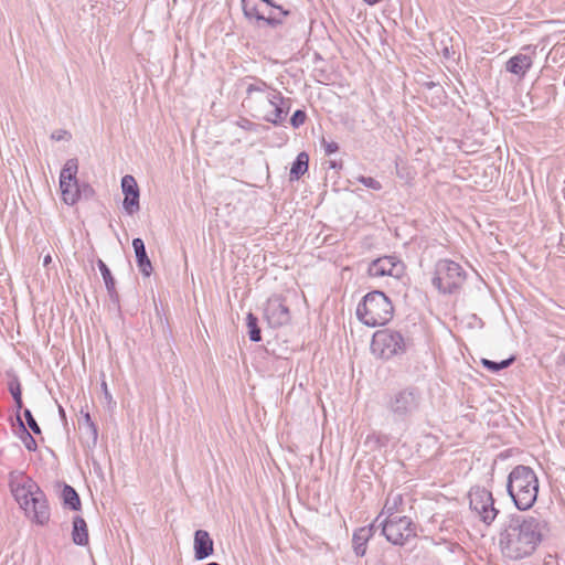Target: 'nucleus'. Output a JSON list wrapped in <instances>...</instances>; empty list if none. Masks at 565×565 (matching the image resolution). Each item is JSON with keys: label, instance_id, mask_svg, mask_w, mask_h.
Segmentation results:
<instances>
[{"label": "nucleus", "instance_id": "nucleus-1", "mask_svg": "<svg viewBox=\"0 0 565 565\" xmlns=\"http://www.w3.org/2000/svg\"><path fill=\"white\" fill-rule=\"evenodd\" d=\"M550 533V525L541 514L511 515L500 533L503 555L519 561L531 556Z\"/></svg>", "mask_w": 565, "mask_h": 565}, {"label": "nucleus", "instance_id": "nucleus-2", "mask_svg": "<svg viewBox=\"0 0 565 565\" xmlns=\"http://www.w3.org/2000/svg\"><path fill=\"white\" fill-rule=\"evenodd\" d=\"M539 488V478L531 467L519 465L508 476V494L520 511H526L534 505Z\"/></svg>", "mask_w": 565, "mask_h": 565}, {"label": "nucleus", "instance_id": "nucleus-3", "mask_svg": "<svg viewBox=\"0 0 565 565\" xmlns=\"http://www.w3.org/2000/svg\"><path fill=\"white\" fill-rule=\"evenodd\" d=\"M391 299L380 290L366 294L358 305L356 316L367 327L384 326L393 318Z\"/></svg>", "mask_w": 565, "mask_h": 565}, {"label": "nucleus", "instance_id": "nucleus-4", "mask_svg": "<svg viewBox=\"0 0 565 565\" xmlns=\"http://www.w3.org/2000/svg\"><path fill=\"white\" fill-rule=\"evenodd\" d=\"M466 280V271L456 262L440 259L435 265L433 285L441 294H454L458 291Z\"/></svg>", "mask_w": 565, "mask_h": 565}, {"label": "nucleus", "instance_id": "nucleus-5", "mask_svg": "<svg viewBox=\"0 0 565 565\" xmlns=\"http://www.w3.org/2000/svg\"><path fill=\"white\" fill-rule=\"evenodd\" d=\"M409 345H412L411 339L404 338L399 331L392 329L376 331L371 343L373 353L385 360L404 354Z\"/></svg>", "mask_w": 565, "mask_h": 565}, {"label": "nucleus", "instance_id": "nucleus-6", "mask_svg": "<svg viewBox=\"0 0 565 565\" xmlns=\"http://www.w3.org/2000/svg\"><path fill=\"white\" fill-rule=\"evenodd\" d=\"M422 396L416 387H406L393 393L387 402L386 408L395 420L405 422L412 417L420 406Z\"/></svg>", "mask_w": 565, "mask_h": 565}, {"label": "nucleus", "instance_id": "nucleus-7", "mask_svg": "<svg viewBox=\"0 0 565 565\" xmlns=\"http://www.w3.org/2000/svg\"><path fill=\"white\" fill-rule=\"evenodd\" d=\"M253 82L246 86V97L243 100V106L258 113L262 104H275L281 100V93L271 88L265 81L253 77Z\"/></svg>", "mask_w": 565, "mask_h": 565}, {"label": "nucleus", "instance_id": "nucleus-8", "mask_svg": "<svg viewBox=\"0 0 565 565\" xmlns=\"http://www.w3.org/2000/svg\"><path fill=\"white\" fill-rule=\"evenodd\" d=\"M381 525L386 540L395 545H404L416 536L415 525L408 516L386 518Z\"/></svg>", "mask_w": 565, "mask_h": 565}, {"label": "nucleus", "instance_id": "nucleus-9", "mask_svg": "<svg viewBox=\"0 0 565 565\" xmlns=\"http://www.w3.org/2000/svg\"><path fill=\"white\" fill-rule=\"evenodd\" d=\"M469 505L486 524H491L499 512L494 508V499L491 491L481 487H473L469 491Z\"/></svg>", "mask_w": 565, "mask_h": 565}, {"label": "nucleus", "instance_id": "nucleus-10", "mask_svg": "<svg viewBox=\"0 0 565 565\" xmlns=\"http://www.w3.org/2000/svg\"><path fill=\"white\" fill-rule=\"evenodd\" d=\"M78 163L76 159H70L60 173V189L62 199L67 205H74L82 199L81 185L76 179Z\"/></svg>", "mask_w": 565, "mask_h": 565}, {"label": "nucleus", "instance_id": "nucleus-11", "mask_svg": "<svg viewBox=\"0 0 565 565\" xmlns=\"http://www.w3.org/2000/svg\"><path fill=\"white\" fill-rule=\"evenodd\" d=\"M264 318L270 328L276 329L288 324L291 320V315L284 299L275 295L268 298L266 302Z\"/></svg>", "mask_w": 565, "mask_h": 565}, {"label": "nucleus", "instance_id": "nucleus-12", "mask_svg": "<svg viewBox=\"0 0 565 565\" xmlns=\"http://www.w3.org/2000/svg\"><path fill=\"white\" fill-rule=\"evenodd\" d=\"M404 273V265L394 256H384L373 260L369 268L367 274L371 277L391 276L399 278Z\"/></svg>", "mask_w": 565, "mask_h": 565}, {"label": "nucleus", "instance_id": "nucleus-13", "mask_svg": "<svg viewBox=\"0 0 565 565\" xmlns=\"http://www.w3.org/2000/svg\"><path fill=\"white\" fill-rule=\"evenodd\" d=\"M32 489L35 491V495L30 499V511L26 514H32V520L36 524L45 525L51 516L49 502L39 486H32Z\"/></svg>", "mask_w": 565, "mask_h": 565}, {"label": "nucleus", "instance_id": "nucleus-14", "mask_svg": "<svg viewBox=\"0 0 565 565\" xmlns=\"http://www.w3.org/2000/svg\"><path fill=\"white\" fill-rule=\"evenodd\" d=\"M121 191L125 194L122 207L129 215H134L140 210V192L137 181L132 175L126 174L122 177Z\"/></svg>", "mask_w": 565, "mask_h": 565}, {"label": "nucleus", "instance_id": "nucleus-15", "mask_svg": "<svg viewBox=\"0 0 565 565\" xmlns=\"http://www.w3.org/2000/svg\"><path fill=\"white\" fill-rule=\"evenodd\" d=\"M263 19H259V26L268 25L270 28H276L280 25L289 14L288 10H285L282 7L275 4L271 0H266V8H262Z\"/></svg>", "mask_w": 565, "mask_h": 565}, {"label": "nucleus", "instance_id": "nucleus-16", "mask_svg": "<svg viewBox=\"0 0 565 565\" xmlns=\"http://www.w3.org/2000/svg\"><path fill=\"white\" fill-rule=\"evenodd\" d=\"M214 553V543L205 530H196L194 533V557L198 561L207 558Z\"/></svg>", "mask_w": 565, "mask_h": 565}, {"label": "nucleus", "instance_id": "nucleus-17", "mask_svg": "<svg viewBox=\"0 0 565 565\" xmlns=\"http://www.w3.org/2000/svg\"><path fill=\"white\" fill-rule=\"evenodd\" d=\"M78 426L83 434L82 444L89 449L95 448L98 439V429L89 413L83 415V419L79 422Z\"/></svg>", "mask_w": 565, "mask_h": 565}, {"label": "nucleus", "instance_id": "nucleus-18", "mask_svg": "<svg viewBox=\"0 0 565 565\" xmlns=\"http://www.w3.org/2000/svg\"><path fill=\"white\" fill-rule=\"evenodd\" d=\"M132 248L136 255V263L140 273L145 277H150L153 271L152 264L148 257L145 243L141 238L137 237L132 239Z\"/></svg>", "mask_w": 565, "mask_h": 565}, {"label": "nucleus", "instance_id": "nucleus-19", "mask_svg": "<svg viewBox=\"0 0 565 565\" xmlns=\"http://www.w3.org/2000/svg\"><path fill=\"white\" fill-rule=\"evenodd\" d=\"M533 65V57L529 54L519 53L505 63V70L519 77H524Z\"/></svg>", "mask_w": 565, "mask_h": 565}, {"label": "nucleus", "instance_id": "nucleus-20", "mask_svg": "<svg viewBox=\"0 0 565 565\" xmlns=\"http://www.w3.org/2000/svg\"><path fill=\"white\" fill-rule=\"evenodd\" d=\"M282 104H284V98L281 100H277V103H275V104H268L269 106L273 107V110L270 113L263 114L262 107H260L259 114L252 113V116L255 118H262L265 121L270 122L276 126L280 125L284 121V119L288 113V108L285 109L282 107Z\"/></svg>", "mask_w": 565, "mask_h": 565}, {"label": "nucleus", "instance_id": "nucleus-21", "mask_svg": "<svg viewBox=\"0 0 565 565\" xmlns=\"http://www.w3.org/2000/svg\"><path fill=\"white\" fill-rule=\"evenodd\" d=\"M373 535V526H363L353 533L352 546L356 556L362 557L366 553V545Z\"/></svg>", "mask_w": 565, "mask_h": 565}, {"label": "nucleus", "instance_id": "nucleus-22", "mask_svg": "<svg viewBox=\"0 0 565 565\" xmlns=\"http://www.w3.org/2000/svg\"><path fill=\"white\" fill-rule=\"evenodd\" d=\"M266 8V0H242V8L245 18L259 26V19H263L262 8Z\"/></svg>", "mask_w": 565, "mask_h": 565}, {"label": "nucleus", "instance_id": "nucleus-23", "mask_svg": "<svg viewBox=\"0 0 565 565\" xmlns=\"http://www.w3.org/2000/svg\"><path fill=\"white\" fill-rule=\"evenodd\" d=\"M32 486L38 484L32 480H29L25 484L17 486L12 489L15 500L25 512L30 511V499L35 495V491H33Z\"/></svg>", "mask_w": 565, "mask_h": 565}, {"label": "nucleus", "instance_id": "nucleus-24", "mask_svg": "<svg viewBox=\"0 0 565 565\" xmlns=\"http://www.w3.org/2000/svg\"><path fill=\"white\" fill-rule=\"evenodd\" d=\"M72 540L74 544L85 546L88 544V529L86 521L82 516H74Z\"/></svg>", "mask_w": 565, "mask_h": 565}, {"label": "nucleus", "instance_id": "nucleus-25", "mask_svg": "<svg viewBox=\"0 0 565 565\" xmlns=\"http://www.w3.org/2000/svg\"><path fill=\"white\" fill-rule=\"evenodd\" d=\"M97 266L103 276V279H104V282H105V286H106V289H107L110 300L113 302H119V295L116 290L115 279L111 275L110 269L102 259L97 260Z\"/></svg>", "mask_w": 565, "mask_h": 565}, {"label": "nucleus", "instance_id": "nucleus-26", "mask_svg": "<svg viewBox=\"0 0 565 565\" xmlns=\"http://www.w3.org/2000/svg\"><path fill=\"white\" fill-rule=\"evenodd\" d=\"M60 498L63 502L64 508H67L72 511L81 510L82 503L79 495L72 486L64 483Z\"/></svg>", "mask_w": 565, "mask_h": 565}, {"label": "nucleus", "instance_id": "nucleus-27", "mask_svg": "<svg viewBox=\"0 0 565 565\" xmlns=\"http://www.w3.org/2000/svg\"><path fill=\"white\" fill-rule=\"evenodd\" d=\"M8 375L10 376V380L8 382V390L14 401L15 408H17V415H20V411L23 408L21 383H20L18 375H15V374H8Z\"/></svg>", "mask_w": 565, "mask_h": 565}, {"label": "nucleus", "instance_id": "nucleus-28", "mask_svg": "<svg viewBox=\"0 0 565 565\" xmlns=\"http://www.w3.org/2000/svg\"><path fill=\"white\" fill-rule=\"evenodd\" d=\"M309 164V156L307 152H300L291 164L290 180H299L307 171Z\"/></svg>", "mask_w": 565, "mask_h": 565}, {"label": "nucleus", "instance_id": "nucleus-29", "mask_svg": "<svg viewBox=\"0 0 565 565\" xmlns=\"http://www.w3.org/2000/svg\"><path fill=\"white\" fill-rule=\"evenodd\" d=\"M17 422H18V431H17L18 437L21 439L24 447L29 451H35L38 449V444L34 439V437L31 435V433L26 428L23 420L21 419L20 415H17Z\"/></svg>", "mask_w": 565, "mask_h": 565}, {"label": "nucleus", "instance_id": "nucleus-30", "mask_svg": "<svg viewBox=\"0 0 565 565\" xmlns=\"http://www.w3.org/2000/svg\"><path fill=\"white\" fill-rule=\"evenodd\" d=\"M246 326L248 329L249 340L253 342L262 341V331H260V328L258 327V319L254 313H252V312L247 313Z\"/></svg>", "mask_w": 565, "mask_h": 565}, {"label": "nucleus", "instance_id": "nucleus-31", "mask_svg": "<svg viewBox=\"0 0 565 565\" xmlns=\"http://www.w3.org/2000/svg\"><path fill=\"white\" fill-rule=\"evenodd\" d=\"M515 358L512 355L505 360H502L500 362H495L489 359H482L481 364L490 372L497 373L503 369L509 367L513 362Z\"/></svg>", "mask_w": 565, "mask_h": 565}, {"label": "nucleus", "instance_id": "nucleus-32", "mask_svg": "<svg viewBox=\"0 0 565 565\" xmlns=\"http://www.w3.org/2000/svg\"><path fill=\"white\" fill-rule=\"evenodd\" d=\"M402 502V495L396 494L394 497H388L383 508V512L387 513V518H397L395 512L397 511L398 504Z\"/></svg>", "mask_w": 565, "mask_h": 565}, {"label": "nucleus", "instance_id": "nucleus-33", "mask_svg": "<svg viewBox=\"0 0 565 565\" xmlns=\"http://www.w3.org/2000/svg\"><path fill=\"white\" fill-rule=\"evenodd\" d=\"M23 415H24V418L26 420V425H28L29 429L33 434L40 435L41 434V428H40L39 424L36 423V420L34 419L31 411L29 408H24Z\"/></svg>", "mask_w": 565, "mask_h": 565}, {"label": "nucleus", "instance_id": "nucleus-34", "mask_svg": "<svg viewBox=\"0 0 565 565\" xmlns=\"http://www.w3.org/2000/svg\"><path fill=\"white\" fill-rule=\"evenodd\" d=\"M356 180L364 186L370 188L372 190L380 191L382 189L381 182L372 177L360 175L358 177Z\"/></svg>", "mask_w": 565, "mask_h": 565}, {"label": "nucleus", "instance_id": "nucleus-35", "mask_svg": "<svg viewBox=\"0 0 565 565\" xmlns=\"http://www.w3.org/2000/svg\"><path fill=\"white\" fill-rule=\"evenodd\" d=\"M306 118H307V115H306V111L305 110H301V109H297L291 118H290V125L294 127V128H298L300 127L301 125L305 124L306 121Z\"/></svg>", "mask_w": 565, "mask_h": 565}, {"label": "nucleus", "instance_id": "nucleus-36", "mask_svg": "<svg viewBox=\"0 0 565 565\" xmlns=\"http://www.w3.org/2000/svg\"><path fill=\"white\" fill-rule=\"evenodd\" d=\"M321 143L324 148L326 154L330 156L339 150V145L335 141H327L322 138Z\"/></svg>", "mask_w": 565, "mask_h": 565}, {"label": "nucleus", "instance_id": "nucleus-37", "mask_svg": "<svg viewBox=\"0 0 565 565\" xmlns=\"http://www.w3.org/2000/svg\"><path fill=\"white\" fill-rule=\"evenodd\" d=\"M82 198L89 199L94 194V190L89 184L81 185Z\"/></svg>", "mask_w": 565, "mask_h": 565}, {"label": "nucleus", "instance_id": "nucleus-38", "mask_svg": "<svg viewBox=\"0 0 565 565\" xmlns=\"http://www.w3.org/2000/svg\"><path fill=\"white\" fill-rule=\"evenodd\" d=\"M58 414H60V417L61 419L64 422V424L66 425L67 424V420H66V413L64 411V408L58 405Z\"/></svg>", "mask_w": 565, "mask_h": 565}, {"label": "nucleus", "instance_id": "nucleus-39", "mask_svg": "<svg viewBox=\"0 0 565 565\" xmlns=\"http://www.w3.org/2000/svg\"><path fill=\"white\" fill-rule=\"evenodd\" d=\"M102 388H103V391H104V393H105V397H106L107 399H111V395H110V394H109V392H108L107 384H106V382H105V381H103V382H102Z\"/></svg>", "mask_w": 565, "mask_h": 565}, {"label": "nucleus", "instance_id": "nucleus-40", "mask_svg": "<svg viewBox=\"0 0 565 565\" xmlns=\"http://www.w3.org/2000/svg\"><path fill=\"white\" fill-rule=\"evenodd\" d=\"M341 167H342V163H338V162H337V161H334V160H330V161H329V168H330V169H339V168H341Z\"/></svg>", "mask_w": 565, "mask_h": 565}, {"label": "nucleus", "instance_id": "nucleus-41", "mask_svg": "<svg viewBox=\"0 0 565 565\" xmlns=\"http://www.w3.org/2000/svg\"><path fill=\"white\" fill-rule=\"evenodd\" d=\"M558 364L559 365H563L565 367V353H562L559 356H558Z\"/></svg>", "mask_w": 565, "mask_h": 565}, {"label": "nucleus", "instance_id": "nucleus-42", "mask_svg": "<svg viewBox=\"0 0 565 565\" xmlns=\"http://www.w3.org/2000/svg\"><path fill=\"white\" fill-rule=\"evenodd\" d=\"M51 259H52V258H51V256H50V255H46V256L44 257V259H43V264H44V266L49 265V264L51 263Z\"/></svg>", "mask_w": 565, "mask_h": 565}, {"label": "nucleus", "instance_id": "nucleus-43", "mask_svg": "<svg viewBox=\"0 0 565 565\" xmlns=\"http://www.w3.org/2000/svg\"><path fill=\"white\" fill-rule=\"evenodd\" d=\"M52 138L56 139V140H61L63 138V136L61 134H57V135L53 134Z\"/></svg>", "mask_w": 565, "mask_h": 565}, {"label": "nucleus", "instance_id": "nucleus-44", "mask_svg": "<svg viewBox=\"0 0 565 565\" xmlns=\"http://www.w3.org/2000/svg\"><path fill=\"white\" fill-rule=\"evenodd\" d=\"M366 3L369 4H375L377 3L380 0H364Z\"/></svg>", "mask_w": 565, "mask_h": 565}]
</instances>
